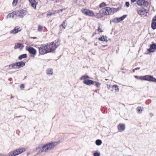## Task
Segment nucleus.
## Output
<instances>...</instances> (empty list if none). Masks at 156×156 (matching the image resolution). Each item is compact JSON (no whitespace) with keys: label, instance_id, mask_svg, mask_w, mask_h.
Segmentation results:
<instances>
[{"label":"nucleus","instance_id":"nucleus-33","mask_svg":"<svg viewBox=\"0 0 156 156\" xmlns=\"http://www.w3.org/2000/svg\"><path fill=\"white\" fill-rule=\"evenodd\" d=\"M27 57L26 54H24L20 55L19 57V58H24Z\"/></svg>","mask_w":156,"mask_h":156},{"label":"nucleus","instance_id":"nucleus-34","mask_svg":"<svg viewBox=\"0 0 156 156\" xmlns=\"http://www.w3.org/2000/svg\"><path fill=\"white\" fill-rule=\"evenodd\" d=\"M122 21L120 18H116L114 19V22L115 23H118Z\"/></svg>","mask_w":156,"mask_h":156},{"label":"nucleus","instance_id":"nucleus-6","mask_svg":"<svg viewBox=\"0 0 156 156\" xmlns=\"http://www.w3.org/2000/svg\"><path fill=\"white\" fill-rule=\"evenodd\" d=\"M137 13L141 16H147V14L148 12V10L142 7H138L136 9Z\"/></svg>","mask_w":156,"mask_h":156},{"label":"nucleus","instance_id":"nucleus-47","mask_svg":"<svg viewBox=\"0 0 156 156\" xmlns=\"http://www.w3.org/2000/svg\"><path fill=\"white\" fill-rule=\"evenodd\" d=\"M30 38L31 39H37V37H30Z\"/></svg>","mask_w":156,"mask_h":156},{"label":"nucleus","instance_id":"nucleus-14","mask_svg":"<svg viewBox=\"0 0 156 156\" xmlns=\"http://www.w3.org/2000/svg\"><path fill=\"white\" fill-rule=\"evenodd\" d=\"M31 6L34 9H36V5L37 4L36 0H29Z\"/></svg>","mask_w":156,"mask_h":156},{"label":"nucleus","instance_id":"nucleus-25","mask_svg":"<svg viewBox=\"0 0 156 156\" xmlns=\"http://www.w3.org/2000/svg\"><path fill=\"white\" fill-rule=\"evenodd\" d=\"M97 30L98 31V34L101 33L103 31L102 27L101 26H99L98 27Z\"/></svg>","mask_w":156,"mask_h":156},{"label":"nucleus","instance_id":"nucleus-12","mask_svg":"<svg viewBox=\"0 0 156 156\" xmlns=\"http://www.w3.org/2000/svg\"><path fill=\"white\" fill-rule=\"evenodd\" d=\"M17 16L20 17H23L27 14V11L23 10H21L16 12Z\"/></svg>","mask_w":156,"mask_h":156},{"label":"nucleus","instance_id":"nucleus-16","mask_svg":"<svg viewBox=\"0 0 156 156\" xmlns=\"http://www.w3.org/2000/svg\"><path fill=\"white\" fill-rule=\"evenodd\" d=\"M156 49V45L154 44H153L151 45L147 51L149 52H153L154 51V50Z\"/></svg>","mask_w":156,"mask_h":156},{"label":"nucleus","instance_id":"nucleus-31","mask_svg":"<svg viewBox=\"0 0 156 156\" xmlns=\"http://www.w3.org/2000/svg\"><path fill=\"white\" fill-rule=\"evenodd\" d=\"M106 6V3L104 2H103L101 3L99 5V7L100 8H102L104 7H105Z\"/></svg>","mask_w":156,"mask_h":156},{"label":"nucleus","instance_id":"nucleus-18","mask_svg":"<svg viewBox=\"0 0 156 156\" xmlns=\"http://www.w3.org/2000/svg\"><path fill=\"white\" fill-rule=\"evenodd\" d=\"M24 46L23 44L17 43L15 44L14 47V49H21Z\"/></svg>","mask_w":156,"mask_h":156},{"label":"nucleus","instance_id":"nucleus-27","mask_svg":"<svg viewBox=\"0 0 156 156\" xmlns=\"http://www.w3.org/2000/svg\"><path fill=\"white\" fill-rule=\"evenodd\" d=\"M56 11H54V12H52L50 11H49L47 14V16H51L52 15H55L56 13Z\"/></svg>","mask_w":156,"mask_h":156},{"label":"nucleus","instance_id":"nucleus-22","mask_svg":"<svg viewBox=\"0 0 156 156\" xmlns=\"http://www.w3.org/2000/svg\"><path fill=\"white\" fill-rule=\"evenodd\" d=\"M98 40L103 41H107V37L104 35H103L101 37L99 38Z\"/></svg>","mask_w":156,"mask_h":156},{"label":"nucleus","instance_id":"nucleus-5","mask_svg":"<svg viewBox=\"0 0 156 156\" xmlns=\"http://www.w3.org/2000/svg\"><path fill=\"white\" fill-rule=\"evenodd\" d=\"M138 79L140 80L154 82L156 83V79L152 76L146 75L140 76Z\"/></svg>","mask_w":156,"mask_h":156},{"label":"nucleus","instance_id":"nucleus-24","mask_svg":"<svg viewBox=\"0 0 156 156\" xmlns=\"http://www.w3.org/2000/svg\"><path fill=\"white\" fill-rule=\"evenodd\" d=\"M66 20L64 21L59 26L60 27H62V28L64 29H65L66 26Z\"/></svg>","mask_w":156,"mask_h":156},{"label":"nucleus","instance_id":"nucleus-51","mask_svg":"<svg viewBox=\"0 0 156 156\" xmlns=\"http://www.w3.org/2000/svg\"><path fill=\"white\" fill-rule=\"evenodd\" d=\"M97 33L96 32H95L93 34V36H94Z\"/></svg>","mask_w":156,"mask_h":156},{"label":"nucleus","instance_id":"nucleus-17","mask_svg":"<svg viewBox=\"0 0 156 156\" xmlns=\"http://www.w3.org/2000/svg\"><path fill=\"white\" fill-rule=\"evenodd\" d=\"M83 83L87 85H90L94 83V81L91 80L87 79V80H84Z\"/></svg>","mask_w":156,"mask_h":156},{"label":"nucleus","instance_id":"nucleus-26","mask_svg":"<svg viewBox=\"0 0 156 156\" xmlns=\"http://www.w3.org/2000/svg\"><path fill=\"white\" fill-rule=\"evenodd\" d=\"M94 85L97 88H99L100 87L101 83L98 82L94 81Z\"/></svg>","mask_w":156,"mask_h":156},{"label":"nucleus","instance_id":"nucleus-3","mask_svg":"<svg viewBox=\"0 0 156 156\" xmlns=\"http://www.w3.org/2000/svg\"><path fill=\"white\" fill-rule=\"evenodd\" d=\"M115 9L109 7L103 8L100 10V12L104 15H108L114 13Z\"/></svg>","mask_w":156,"mask_h":156},{"label":"nucleus","instance_id":"nucleus-42","mask_svg":"<svg viewBox=\"0 0 156 156\" xmlns=\"http://www.w3.org/2000/svg\"><path fill=\"white\" fill-rule=\"evenodd\" d=\"M126 17V15H123V16H122L121 17H120V18L121 19V21H122Z\"/></svg>","mask_w":156,"mask_h":156},{"label":"nucleus","instance_id":"nucleus-40","mask_svg":"<svg viewBox=\"0 0 156 156\" xmlns=\"http://www.w3.org/2000/svg\"><path fill=\"white\" fill-rule=\"evenodd\" d=\"M66 9L65 8L64 9H60V10H58L56 12V13H59V11H60L61 12H62L64 10H65Z\"/></svg>","mask_w":156,"mask_h":156},{"label":"nucleus","instance_id":"nucleus-20","mask_svg":"<svg viewBox=\"0 0 156 156\" xmlns=\"http://www.w3.org/2000/svg\"><path fill=\"white\" fill-rule=\"evenodd\" d=\"M15 16H17L16 12H13L12 13L9 14L7 16L9 18H13Z\"/></svg>","mask_w":156,"mask_h":156},{"label":"nucleus","instance_id":"nucleus-19","mask_svg":"<svg viewBox=\"0 0 156 156\" xmlns=\"http://www.w3.org/2000/svg\"><path fill=\"white\" fill-rule=\"evenodd\" d=\"M46 74L49 76L52 75L53 74V70L52 68H48L46 70Z\"/></svg>","mask_w":156,"mask_h":156},{"label":"nucleus","instance_id":"nucleus-8","mask_svg":"<svg viewBox=\"0 0 156 156\" xmlns=\"http://www.w3.org/2000/svg\"><path fill=\"white\" fill-rule=\"evenodd\" d=\"M136 4L139 6H143L144 7H147L149 5L148 1L145 0H137Z\"/></svg>","mask_w":156,"mask_h":156},{"label":"nucleus","instance_id":"nucleus-54","mask_svg":"<svg viewBox=\"0 0 156 156\" xmlns=\"http://www.w3.org/2000/svg\"><path fill=\"white\" fill-rule=\"evenodd\" d=\"M110 86L109 85V87H108V89H109V88H110Z\"/></svg>","mask_w":156,"mask_h":156},{"label":"nucleus","instance_id":"nucleus-38","mask_svg":"<svg viewBox=\"0 0 156 156\" xmlns=\"http://www.w3.org/2000/svg\"><path fill=\"white\" fill-rule=\"evenodd\" d=\"M80 79L81 80H87V79H86V77L85 76V75H84V76H82L80 77Z\"/></svg>","mask_w":156,"mask_h":156},{"label":"nucleus","instance_id":"nucleus-4","mask_svg":"<svg viewBox=\"0 0 156 156\" xmlns=\"http://www.w3.org/2000/svg\"><path fill=\"white\" fill-rule=\"evenodd\" d=\"M25 151V149L24 148H18L9 152V156H16Z\"/></svg>","mask_w":156,"mask_h":156},{"label":"nucleus","instance_id":"nucleus-29","mask_svg":"<svg viewBox=\"0 0 156 156\" xmlns=\"http://www.w3.org/2000/svg\"><path fill=\"white\" fill-rule=\"evenodd\" d=\"M113 89L115 88V90L116 92H118L119 90V89L118 87V86L117 85H114L112 86Z\"/></svg>","mask_w":156,"mask_h":156},{"label":"nucleus","instance_id":"nucleus-45","mask_svg":"<svg viewBox=\"0 0 156 156\" xmlns=\"http://www.w3.org/2000/svg\"><path fill=\"white\" fill-rule=\"evenodd\" d=\"M5 69L7 70H9L10 69L9 67V66H8L5 67Z\"/></svg>","mask_w":156,"mask_h":156},{"label":"nucleus","instance_id":"nucleus-2","mask_svg":"<svg viewBox=\"0 0 156 156\" xmlns=\"http://www.w3.org/2000/svg\"><path fill=\"white\" fill-rule=\"evenodd\" d=\"M60 45L59 40H55L51 43H48L46 44V46L48 53L54 52L56 49Z\"/></svg>","mask_w":156,"mask_h":156},{"label":"nucleus","instance_id":"nucleus-43","mask_svg":"<svg viewBox=\"0 0 156 156\" xmlns=\"http://www.w3.org/2000/svg\"><path fill=\"white\" fill-rule=\"evenodd\" d=\"M126 17V15H123V16H122L121 17H120V18L121 19V21H122Z\"/></svg>","mask_w":156,"mask_h":156},{"label":"nucleus","instance_id":"nucleus-10","mask_svg":"<svg viewBox=\"0 0 156 156\" xmlns=\"http://www.w3.org/2000/svg\"><path fill=\"white\" fill-rule=\"evenodd\" d=\"M39 51L40 54L44 55L48 53L46 46V44L41 45L39 48Z\"/></svg>","mask_w":156,"mask_h":156},{"label":"nucleus","instance_id":"nucleus-36","mask_svg":"<svg viewBox=\"0 0 156 156\" xmlns=\"http://www.w3.org/2000/svg\"><path fill=\"white\" fill-rule=\"evenodd\" d=\"M18 0H13L12 2V4L15 6L16 5Z\"/></svg>","mask_w":156,"mask_h":156},{"label":"nucleus","instance_id":"nucleus-23","mask_svg":"<svg viewBox=\"0 0 156 156\" xmlns=\"http://www.w3.org/2000/svg\"><path fill=\"white\" fill-rule=\"evenodd\" d=\"M102 13L100 12V10L99 12L97 13L96 14H95L94 17H95L97 18H100L103 17V16L102 15Z\"/></svg>","mask_w":156,"mask_h":156},{"label":"nucleus","instance_id":"nucleus-21","mask_svg":"<svg viewBox=\"0 0 156 156\" xmlns=\"http://www.w3.org/2000/svg\"><path fill=\"white\" fill-rule=\"evenodd\" d=\"M28 51L30 53L33 54H34L36 53L35 50L32 47L29 48L28 49Z\"/></svg>","mask_w":156,"mask_h":156},{"label":"nucleus","instance_id":"nucleus-7","mask_svg":"<svg viewBox=\"0 0 156 156\" xmlns=\"http://www.w3.org/2000/svg\"><path fill=\"white\" fill-rule=\"evenodd\" d=\"M81 12L82 13L86 16L91 17H94L95 16V13L94 12L89 9L83 8L81 10Z\"/></svg>","mask_w":156,"mask_h":156},{"label":"nucleus","instance_id":"nucleus-49","mask_svg":"<svg viewBox=\"0 0 156 156\" xmlns=\"http://www.w3.org/2000/svg\"><path fill=\"white\" fill-rule=\"evenodd\" d=\"M85 76L86 79L89 78V76L87 75H85Z\"/></svg>","mask_w":156,"mask_h":156},{"label":"nucleus","instance_id":"nucleus-52","mask_svg":"<svg viewBox=\"0 0 156 156\" xmlns=\"http://www.w3.org/2000/svg\"><path fill=\"white\" fill-rule=\"evenodd\" d=\"M135 69H133V73H134L135 72Z\"/></svg>","mask_w":156,"mask_h":156},{"label":"nucleus","instance_id":"nucleus-37","mask_svg":"<svg viewBox=\"0 0 156 156\" xmlns=\"http://www.w3.org/2000/svg\"><path fill=\"white\" fill-rule=\"evenodd\" d=\"M80 79L81 80H87V79H86V77L85 76V75H84V76H82L80 77Z\"/></svg>","mask_w":156,"mask_h":156},{"label":"nucleus","instance_id":"nucleus-32","mask_svg":"<svg viewBox=\"0 0 156 156\" xmlns=\"http://www.w3.org/2000/svg\"><path fill=\"white\" fill-rule=\"evenodd\" d=\"M43 27L42 26L39 25L38 26V30L39 32H42L43 31Z\"/></svg>","mask_w":156,"mask_h":156},{"label":"nucleus","instance_id":"nucleus-39","mask_svg":"<svg viewBox=\"0 0 156 156\" xmlns=\"http://www.w3.org/2000/svg\"><path fill=\"white\" fill-rule=\"evenodd\" d=\"M13 65H14V63L9 65L10 69H14V66L13 67V66H13Z\"/></svg>","mask_w":156,"mask_h":156},{"label":"nucleus","instance_id":"nucleus-48","mask_svg":"<svg viewBox=\"0 0 156 156\" xmlns=\"http://www.w3.org/2000/svg\"><path fill=\"white\" fill-rule=\"evenodd\" d=\"M140 69V68H139V67L136 68L135 69V70H139Z\"/></svg>","mask_w":156,"mask_h":156},{"label":"nucleus","instance_id":"nucleus-50","mask_svg":"<svg viewBox=\"0 0 156 156\" xmlns=\"http://www.w3.org/2000/svg\"><path fill=\"white\" fill-rule=\"evenodd\" d=\"M136 1V0H131V2L132 3H134V2H135Z\"/></svg>","mask_w":156,"mask_h":156},{"label":"nucleus","instance_id":"nucleus-41","mask_svg":"<svg viewBox=\"0 0 156 156\" xmlns=\"http://www.w3.org/2000/svg\"><path fill=\"white\" fill-rule=\"evenodd\" d=\"M126 17V15H123V16H122L121 17H120V18L121 19V21H122Z\"/></svg>","mask_w":156,"mask_h":156},{"label":"nucleus","instance_id":"nucleus-44","mask_svg":"<svg viewBox=\"0 0 156 156\" xmlns=\"http://www.w3.org/2000/svg\"><path fill=\"white\" fill-rule=\"evenodd\" d=\"M125 5L127 7H129V3L128 2H126L125 3Z\"/></svg>","mask_w":156,"mask_h":156},{"label":"nucleus","instance_id":"nucleus-13","mask_svg":"<svg viewBox=\"0 0 156 156\" xmlns=\"http://www.w3.org/2000/svg\"><path fill=\"white\" fill-rule=\"evenodd\" d=\"M151 27L152 29H156V15L154 17L152 20Z\"/></svg>","mask_w":156,"mask_h":156},{"label":"nucleus","instance_id":"nucleus-35","mask_svg":"<svg viewBox=\"0 0 156 156\" xmlns=\"http://www.w3.org/2000/svg\"><path fill=\"white\" fill-rule=\"evenodd\" d=\"M94 156H100V153L99 152H95L93 154Z\"/></svg>","mask_w":156,"mask_h":156},{"label":"nucleus","instance_id":"nucleus-15","mask_svg":"<svg viewBox=\"0 0 156 156\" xmlns=\"http://www.w3.org/2000/svg\"><path fill=\"white\" fill-rule=\"evenodd\" d=\"M118 129L119 132H122L125 129V125L123 124H119L118 126Z\"/></svg>","mask_w":156,"mask_h":156},{"label":"nucleus","instance_id":"nucleus-11","mask_svg":"<svg viewBox=\"0 0 156 156\" xmlns=\"http://www.w3.org/2000/svg\"><path fill=\"white\" fill-rule=\"evenodd\" d=\"M14 65H13L12 66H14V69H19L20 68L24 66L25 63L23 61L19 62L14 63Z\"/></svg>","mask_w":156,"mask_h":156},{"label":"nucleus","instance_id":"nucleus-53","mask_svg":"<svg viewBox=\"0 0 156 156\" xmlns=\"http://www.w3.org/2000/svg\"><path fill=\"white\" fill-rule=\"evenodd\" d=\"M4 155H3L2 154H0V156H4Z\"/></svg>","mask_w":156,"mask_h":156},{"label":"nucleus","instance_id":"nucleus-1","mask_svg":"<svg viewBox=\"0 0 156 156\" xmlns=\"http://www.w3.org/2000/svg\"><path fill=\"white\" fill-rule=\"evenodd\" d=\"M60 143V141L58 140L56 142H52L47 144L44 145L42 149L37 153V154H40L42 152H47L54 148Z\"/></svg>","mask_w":156,"mask_h":156},{"label":"nucleus","instance_id":"nucleus-46","mask_svg":"<svg viewBox=\"0 0 156 156\" xmlns=\"http://www.w3.org/2000/svg\"><path fill=\"white\" fill-rule=\"evenodd\" d=\"M20 87L21 88H23L24 87V85L23 84H22L21 85Z\"/></svg>","mask_w":156,"mask_h":156},{"label":"nucleus","instance_id":"nucleus-9","mask_svg":"<svg viewBox=\"0 0 156 156\" xmlns=\"http://www.w3.org/2000/svg\"><path fill=\"white\" fill-rule=\"evenodd\" d=\"M22 30V28L21 27L16 26L13 30L10 31L9 33L11 34H15L18 32H21Z\"/></svg>","mask_w":156,"mask_h":156},{"label":"nucleus","instance_id":"nucleus-30","mask_svg":"<svg viewBox=\"0 0 156 156\" xmlns=\"http://www.w3.org/2000/svg\"><path fill=\"white\" fill-rule=\"evenodd\" d=\"M143 108L141 107H138L137 108L136 110L138 112V113H140L143 110Z\"/></svg>","mask_w":156,"mask_h":156},{"label":"nucleus","instance_id":"nucleus-28","mask_svg":"<svg viewBox=\"0 0 156 156\" xmlns=\"http://www.w3.org/2000/svg\"><path fill=\"white\" fill-rule=\"evenodd\" d=\"M102 143L101 140L99 139L95 141V144L97 146L100 145Z\"/></svg>","mask_w":156,"mask_h":156},{"label":"nucleus","instance_id":"nucleus-55","mask_svg":"<svg viewBox=\"0 0 156 156\" xmlns=\"http://www.w3.org/2000/svg\"><path fill=\"white\" fill-rule=\"evenodd\" d=\"M135 78H137V76H135Z\"/></svg>","mask_w":156,"mask_h":156}]
</instances>
